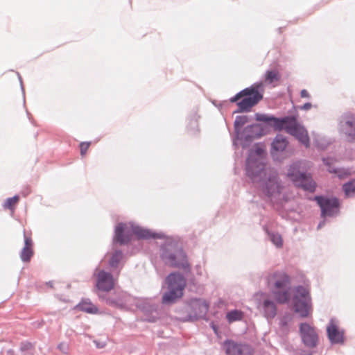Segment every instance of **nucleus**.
Returning a JSON list of instances; mask_svg holds the SVG:
<instances>
[{
  "instance_id": "obj_25",
  "label": "nucleus",
  "mask_w": 355,
  "mask_h": 355,
  "mask_svg": "<svg viewBox=\"0 0 355 355\" xmlns=\"http://www.w3.org/2000/svg\"><path fill=\"white\" fill-rule=\"evenodd\" d=\"M248 120L249 118L246 115H239L236 116L235 121L234 122V128L236 138H239V135L241 133L240 130L241 128L248 122Z\"/></svg>"
},
{
  "instance_id": "obj_38",
  "label": "nucleus",
  "mask_w": 355,
  "mask_h": 355,
  "mask_svg": "<svg viewBox=\"0 0 355 355\" xmlns=\"http://www.w3.org/2000/svg\"><path fill=\"white\" fill-rule=\"evenodd\" d=\"M89 145H90L89 142H82L80 144L81 155H84L86 153L88 148L89 147Z\"/></svg>"
},
{
  "instance_id": "obj_20",
  "label": "nucleus",
  "mask_w": 355,
  "mask_h": 355,
  "mask_svg": "<svg viewBox=\"0 0 355 355\" xmlns=\"http://www.w3.org/2000/svg\"><path fill=\"white\" fill-rule=\"evenodd\" d=\"M130 296L125 292H119L113 296L105 297L106 303L112 306L123 308L129 303Z\"/></svg>"
},
{
  "instance_id": "obj_1",
  "label": "nucleus",
  "mask_w": 355,
  "mask_h": 355,
  "mask_svg": "<svg viewBox=\"0 0 355 355\" xmlns=\"http://www.w3.org/2000/svg\"><path fill=\"white\" fill-rule=\"evenodd\" d=\"M159 256L166 266L181 269L185 273L191 272L187 255L176 241L167 239L160 246Z\"/></svg>"
},
{
  "instance_id": "obj_24",
  "label": "nucleus",
  "mask_w": 355,
  "mask_h": 355,
  "mask_svg": "<svg viewBox=\"0 0 355 355\" xmlns=\"http://www.w3.org/2000/svg\"><path fill=\"white\" fill-rule=\"evenodd\" d=\"M76 308L80 311L92 314L96 313L98 311V308L88 299L83 300L77 304Z\"/></svg>"
},
{
  "instance_id": "obj_41",
  "label": "nucleus",
  "mask_w": 355,
  "mask_h": 355,
  "mask_svg": "<svg viewBox=\"0 0 355 355\" xmlns=\"http://www.w3.org/2000/svg\"><path fill=\"white\" fill-rule=\"evenodd\" d=\"M300 96L302 98H309V94L306 89H302L301 91Z\"/></svg>"
},
{
  "instance_id": "obj_43",
  "label": "nucleus",
  "mask_w": 355,
  "mask_h": 355,
  "mask_svg": "<svg viewBox=\"0 0 355 355\" xmlns=\"http://www.w3.org/2000/svg\"><path fill=\"white\" fill-rule=\"evenodd\" d=\"M264 150L261 148H257L255 150V153L257 155H261L263 153Z\"/></svg>"
},
{
  "instance_id": "obj_47",
  "label": "nucleus",
  "mask_w": 355,
  "mask_h": 355,
  "mask_svg": "<svg viewBox=\"0 0 355 355\" xmlns=\"http://www.w3.org/2000/svg\"><path fill=\"white\" fill-rule=\"evenodd\" d=\"M46 284L49 285V286L51 287H53V282H46Z\"/></svg>"
},
{
  "instance_id": "obj_33",
  "label": "nucleus",
  "mask_w": 355,
  "mask_h": 355,
  "mask_svg": "<svg viewBox=\"0 0 355 355\" xmlns=\"http://www.w3.org/2000/svg\"><path fill=\"white\" fill-rule=\"evenodd\" d=\"M198 120L196 116H194L190 119V121L188 125V129L189 130V131H191L192 134H195L198 131Z\"/></svg>"
},
{
  "instance_id": "obj_37",
  "label": "nucleus",
  "mask_w": 355,
  "mask_h": 355,
  "mask_svg": "<svg viewBox=\"0 0 355 355\" xmlns=\"http://www.w3.org/2000/svg\"><path fill=\"white\" fill-rule=\"evenodd\" d=\"M33 345L29 342H24L21 343L20 349L21 352H26L32 349Z\"/></svg>"
},
{
  "instance_id": "obj_32",
  "label": "nucleus",
  "mask_w": 355,
  "mask_h": 355,
  "mask_svg": "<svg viewBox=\"0 0 355 355\" xmlns=\"http://www.w3.org/2000/svg\"><path fill=\"white\" fill-rule=\"evenodd\" d=\"M33 255V251L32 248L24 247L20 253V258L23 262H28Z\"/></svg>"
},
{
  "instance_id": "obj_26",
  "label": "nucleus",
  "mask_w": 355,
  "mask_h": 355,
  "mask_svg": "<svg viewBox=\"0 0 355 355\" xmlns=\"http://www.w3.org/2000/svg\"><path fill=\"white\" fill-rule=\"evenodd\" d=\"M123 257V254L121 250H115L108 261L109 266L112 269L118 268Z\"/></svg>"
},
{
  "instance_id": "obj_36",
  "label": "nucleus",
  "mask_w": 355,
  "mask_h": 355,
  "mask_svg": "<svg viewBox=\"0 0 355 355\" xmlns=\"http://www.w3.org/2000/svg\"><path fill=\"white\" fill-rule=\"evenodd\" d=\"M24 246L26 248H32L33 243L31 236H28L26 234V232H24Z\"/></svg>"
},
{
  "instance_id": "obj_14",
  "label": "nucleus",
  "mask_w": 355,
  "mask_h": 355,
  "mask_svg": "<svg viewBox=\"0 0 355 355\" xmlns=\"http://www.w3.org/2000/svg\"><path fill=\"white\" fill-rule=\"evenodd\" d=\"M300 334L303 344L309 348H314L318 343V335L313 327L306 322L300 325Z\"/></svg>"
},
{
  "instance_id": "obj_27",
  "label": "nucleus",
  "mask_w": 355,
  "mask_h": 355,
  "mask_svg": "<svg viewBox=\"0 0 355 355\" xmlns=\"http://www.w3.org/2000/svg\"><path fill=\"white\" fill-rule=\"evenodd\" d=\"M263 230L268 234L270 241L277 247L282 248L283 245V240L282 236L277 232H270L266 226L263 227Z\"/></svg>"
},
{
  "instance_id": "obj_48",
  "label": "nucleus",
  "mask_w": 355,
  "mask_h": 355,
  "mask_svg": "<svg viewBox=\"0 0 355 355\" xmlns=\"http://www.w3.org/2000/svg\"><path fill=\"white\" fill-rule=\"evenodd\" d=\"M149 308L150 309V310H155V306H149Z\"/></svg>"
},
{
  "instance_id": "obj_19",
  "label": "nucleus",
  "mask_w": 355,
  "mask_h": 355,
  "mask_svg": "<svg viewBox=\"0 0 355 355\" xmlns=\"http://www.w3.org/2000/svg\"><path fill=\"white\" fill-rule=\"evenodd\" d=\"M96 288L101 291L108 292L114 286L113 275L104 270H101L97 274Z\"/></svg>"
},
{
  "instance_id": "obj_6",
  "label": "nucleus",
  "mask_w": 355,
  "mask_h": 355,
  "mask_svg": "<svg viewBox=\"0 0 355 355\" xmlns=\"http://www.w3.org/2000/svg\"><path fill=\"white\" fill-rule=\"evenodd\" d=\"M272 283V293L275 299L279 304L288 302L291 299V279L289 276L282 272H275L269 279Z\"/></svg>"
},
{
  "instance_id": "obj_31",
  "label": "nucleus",
  "mask_w": 355,
  "mask_h": 355,
  "mask_svg": "<svg viewBox=\"0 0 355 355\" xmlns=\"http://www.w3.org/2000/svg\"><path fill=\"white\" fill-rule=\"evenodd\" d=\"M280 78L279 73L276 71L271 70L267 71L265 74L266 82L271 84L274 82L278 81Z\"/></svg>"
},
{
  "instance_id": "obj_9",
  "label": "nucleus",
  "mask_w": 355,
  "mask_h": 355,
  "mask_svg": "<svg viewBox=\"0 0 355 355\" xmlns=\"http://www.w3.org/2000/svg\"><path fill=\"white\" fill-rule=\"evenodd\" d=\"M266 164L264 162L250 154L247 159L245 164L246 175L250 178L253 182H260L266 175Z\"/></svg>"
},
{
  "instance_id": "obj_5",
  "label": "nucleus",
  "mask_w": 355,
  "mask_h": 355,
  "mask_svg": "<svg viewBox=\"0 0 355 355\" xmlns=\"http://www.w3.org/2000/svg\"><path fill=\"white\" fill-rule=\"evenodd\" d=\"M301 164L300 161L291 164L288 168L287 177L297 187L313 193L316 189V183L310 173L301 171Z\"/></svg>"
},
{
  "instance_id": "obj_40",
  "label": "nucleus",
  "mask_w": 355,
  "mask_h": 355,
  "mask_svg": "<svg viewBox=\"0 0 355 355\" xmlns=\"http://www.w3.org/2000/svg\"><path fill=\"white\" fill-rule=\"evenodd\" d=\"M312 107V104L309 102L305 103L301 107V110H308Z\"/></svg>"
},
{
  "instance_id": "obj_21",
  "label": "nucleus",
  "mask_w": 355,
  "mask_h": 355,
  "mask_svg": "<svg viewBox=\"0 0 355 355\" xmlns=\"http://www.w3.org/2000/svg\"><path fill=\"white\" fill-rule=\"evenodd\" d=\"M354 125H355V114L353 112H347L340 116L338 122L339 131L353 128Z\"/></svg>"
},
{
  "instance_id": "obj_3",
  "label": "nucleus",
  "mask_w": 355,
  "mask_h": 355,
  "mask_svg": "<svg viewBox=\"0 0 355 355\" xmlns=\"http://www.w3.org/2000/svg\"><path fill=\"white\" fill-rule=\"evenodd\" d=\"M132 234L136 235L139 239H163L166 238L163 232H153L149 229H145L134 224H130V227H128L126 224L120 223L115 227L114 239L120 245H125L130 241Z\"/></svg>"
},
{
  "instance_id": "obj_7",
  "label": "nucleus",
  "mask_w": 355,
  "mask_h": 355,
  "mask_svg": "<svg viewBox=\"0 0 355 355\" xmlns=\"http://www.w3.org/2000/svg\"><path fill=\"white\" fill-rule=\"evenodd\" d=\"M293 290V309L300 318H307L312 311V300L310 292L302 285L295 286Z\"/></svg>"
},
{
  "instance_id": "obj_17",
  "label": "nucleus",
  "mask_w": 355,
  "mask_h": 355,
  "mask_svg": "<svg viewBox=\"0 0 355 355\" xmlns=\"http://www.w3.org/2000/svg\"><path fill=\"white\" fill-rule=\"evenodd\" d=\"M327 337L332 345L343 344L344 343V334L343 329H339L337 324L335 323V320L331 318L327 327Z\"/></svg>"
},
{
  "instance_id": "obj_30",
  "label": "nucleus",
  "mask_w": 355,
  "mask_h": 355,
  "mask_svg": "<svg viewBox=\"0 0 355 355\" xmlns=\"http://www.w3.org/2000/svg\"><path fill=\"white\" fill-rule=\"evenodd\" d=\"M340 133L345 135L346 141L348 143H355V125L353 128H349L340 130Z\"/></svg>"
},
{
  "instance_id": "obj_22",
  "label": "nucleus",
  "mask_w": 355,
  "mask_h": 355,
  "mask_svg": "<svg viewBox=\"0 0 355 355\" xmlns=\"http://www.w3.org/2000/svg\"><path fill=\"white\" fill-rule=\"evenodd\" d=\"M323 164L327 167V171L330 173L336 174L340 179H343L349 175L348 170L336 168L331 164V159L329 157L322 158Z\"/></svg>"
},
{
  "instance_id": "obj_23",
  "label": "nucleus",
  "mask_w": 355,
  "mask_h": 355,
  "mask_svg": "<svg viewBox=\"0 0 355 355\" xmlns=\"http://www.w3.org/2000/svg\"><path fill=\"white\" fill-rule=\"evenodd\" d=\"M261 307L263 315L267 319H272L276 316L277 306L272 300L269 299L264 300Z\"/></svg>"
},
{
  "instance_id": "obj_13",
  "label": "nucleus",
  "mask_w": 355,
  "mask_h": 355,
  "mask_svg": "<svg viewBox=\"0 0 355 355\" xmlns=\"http://www.w3.org/2000/svg\"><path fill=\"white\" fill-rule=\"evenodd\" d=\"M286 132L295 137L305 147L310 146V139L306 128L300 125L295 116H293L292 121L286 129Z\"/></svg>"
},
{
  "instance_id": "obj_39",
  "label": "nucleus",
  "mask_w": 355,
  "mask_h": 355,
  "mask_svg": "<svg viewBox=\"0 0 355 355\" xmlns=\"http://www.w3.org/2000/svg\"><path fill=\"white\" fill-rule=\"evenodd\" d=\"M31 193V188L29 187H26L25 188H24L21 191V194L24 196V197H26L27 196H28L29 194Z\"/></svg>"
},
{
  "instance_id": "obj_49",
  "label": "nucleus",
  "mask_w": 355,
  "mask_h": 355,
  "mask_svg": "<svg viewBox=\"0 0 355 355\" xmlns=\"http://www.w3.org/2000/svg\"><path fill=\"white\" fill-rule=\"evenodd\" d=\"M58 348H59V349L62 348V344H60V345H58Z\"/></svg>"
},
{
  "instance_id": "obj_45",
  "label": "nucleus",
  "mask_w": 355,
  "mask_h": 355,
  "mask_svg": "<svg viewBox=\"0 0 355 355\" xmlns=\"http://www.w3.org/2000/svg\"><path fill=\"white\" fill-rule=\"evenodd\" d=\"M196 269L197 274L198 275H202L201 266L200 265H196Z\"/></svg>"
},
{
  "instance_id": "obj_15",
  "label": "nucleus",
  "mask_w": 355,
  "mask_h": 355,
  "mask_svg": "<svg viewBox=\"0 0 355 355\" xmlns=\"http://www.w3.org/2000/svg\"><path fill=\"white\" fill-rule=\"evenodd\" d=\"M265 133V130L261 124L254 123L245 127L239 135V138L237 139L245 142H250L254 139L259 138Z\"/></svg>"
},
{
  "instance_id": "obj_50",
  "label": "nucleus",
  "mask_w": 355,
  "mask_h": 355,
  "mask_svg": "<svg viewBox=\"0 0 355 355\" xmlns=\"http://www.w3.org/2000/svg\"><path fill=\"white\" fill-rule=\"evenodd\" d=\"M58 348H59V349L62 348V344H60V345H58Z\"/></svg>"
},
{
  "instance_id": "obj_2",
  "label": "nucleus",
  "mask_w": 355,
  "mask_h": 355,
  "mask_svg": "<svg viewBox=\"0 0 355 355\" xmlns=\"http://www.w3.org/2000/svg\"><path fill=\"white\" fill-rule=\"evenodd\" d=\"M264 87L262 82H256L230 98V103H236L238 108L234 113L248 112L263 97Z\"/></svg>"
},
{
  "instance_id": "obj_18",
  "label": "nucleus",
  "mask_w": 355,
  "mask_h": 355,
  "mask_svg": "<svg viewBox=\"0 0 355 355\" xmlns=\"http://www.w3.org/2000/svg\"><path fill=\"white\" fill-rule=\"evenodd\" d=\"M288 144V141L285 136L281 134L276 135L271 144L270 149V154L274 160H281L279 154L284 151Z\"/></svg>"
},
{
  "instance_id": "obj_16",
  "label": "nucleus",
  "mask_w": 355,
  "mask_h": 355,
  "mask_svg": "<svg viewBox=\"0 0 355 355\" xmlns=\"http://www.w3.org/2000/svg\"><path fill=\"white\" fill-rule=\"evenodd\" d=\"M227 355H252V350L247 345H241L231 340H226L223 343Z\"/></svg>"
},
{
  "instance_id": "obj_12",
  "label": "nucleus",
  "mask_w": 355,
  "mask_h": 355,
  "mask_svg": "<svg viewBox=\"0 0 355 355\" xmlns=\"http://www.w3.org/2000/svg\"><path fill=\"white\" fill-rule=\"evenodd\" d=\"M293 116H287L284 117H275L272 115L266 114H255L257 121H263L267 125L273 128L275 130H285L286 131L288 124L292 121Z\"/></svg>"
},
{
  "instance_id": "obj_8",
  "label": "nucleus",
  "mask_w": 355,
  "mask_h": 355,
  "mask_svg": "<svg viewBox=\"0 0 355 355\" xmlns=\"http://www.w3.org/2000/svg\"><path fill=\"white\" fill-rule=\"evenodd\" d=\"M209 304L201 298H191L187 302L185 311L187 321H194L207 315Z\"/></svg>"
},
{
  "instance_id": "obj_11",
  "label": "nucleus",
  "mask_w": 355,
  "mask_h": 355,
  "mask_svg": "<svg viewBox=\"0 0 355 355\" xmlns=\"http://www.w3.org/2000/svg\"><path fill=\"white\" fill-rule=\"evenodd\" d=\"M283 189L279 178L276 174H271L261 184L262 193L270 200L279 197Z\"/></svg>"
},
{
  "instance_id": "obj_4",
  "label": "nucleus",
  "mask_w": 355,
  "mask_h": 355,
  "mask_svg": "<svg viewBox=\"0 0 355 355\" xmlns=\"http://www.w3.org/2000/svg\"><path fill=\"white\" fill-rule=\"evenodd\" d=\"M166 290L162 297V303L164 305L175 304L184 295L186 279L180 272H171L166 277Z\"/></svg>"
},
{
  "instance_id": "obj_28",
  "label": "nucleus",
  "mask_w": 355,
  "mask_h": 355,
  "mask_svg": "<svg viewBox=\"0 0 355 355\" xmlns=\"http://www.w3.org/2000/svg\"><path fill=\"white\" fill-rule=\"evenodd\" d=\"M343 190L347 197H353L355 195V179H352L343 185Z\"/></svg>"
},
{
  "instance_id": "obj_35",
  "label": "nucleus",
  "mask_w": 355,
  "mask_h": 355,
  "mask_svg": "<svg viewBox=\"0 0 355 355\" xmlns=\"http://www.w3.org/2000/svg\"><path fill=\"white\" fill-rule=\"evenodd\" d=\"M18 200V196H15L12 198H8L4 204V207L6 208L12 209L13 204L15 203Z\"/></svg>"
},
{
  "instance_id": "obj_42",
  "label": "nucleus",
  "mask_w": 355,
  "mask_h": 355,
  "mask_svg": "<svg viewBox=\"0 0 355 355\" xmlns=\"http://www.w3.org/2000/svg\"><path fill=\"white\" fill-rule=\"evenodd\" d=\"M229 103L227 101H224L219 103L218 108L222 109L223 107H227Z\"/></svg>"
},
{
  "instance_id": "obj_46",
  "label": "nucleus",
  "mask_w": 355,
  "mask_h": 355,
  "mask_svg": "<svg viewBox=\"0 0 355 355\" xmlns=\"http://www.w3.org/2000/svg\"><path fill=\"white\" fill-rule=\"evenodd\" d=\"M17 75H18V77H19V81H20V83H21V89L24 91V87H23V85H22L21 77L20 76L19 73H17Z\"/></svg>"
},
{
  "instance_id": "obj_44",
  "label": "nucleus",
  "mask_w": 355,
  "mask_h": 355,
  "mask_svg": "<svg viewBox=\"0 0 355 355\" xmlns=\"http://www.w3.org/2000/svg\"><path fill=\"white\" fill-rule=\"evenodd\" d=\"M325 223H326L325 218H323V220H322V221H320V222L319 223V224L318 225L317 228H318V229H320V228H322V227L325 225Z\"/></svg>"
},
{
  "instance_id": "obj_34",
  "label": "nucleus",
  "mask_w": 355,
  "mask_h": 355,
  "mask_svg": "<svg viewBox=\"0 0 355 355\" xmlns=\"http://www.w3.org/2000/svg\"><path fill=\"white\" fill-rule=\"evenodd\" d=\"M289 320L290 318L288 315H284L282 317L279 323L280 328L282 329H288Z\"/></svg>"
},
{
  "instance_id": "obj_10",
  "label": "nucleus",
  "mask_w": 355,
  "mask_h": 355,
  "mask_svg": "<svg viewBox=\"0 0 355 355\" xmlns=\"http://www.w3.org/2000/svg\"><path fill=\"white\" fill-rule=\"evenodd\" d=\"M314 200L320 207L322 218L327 216L334 217L338 215L340 212V202L337 198H327L323 196H316Z\"/></svg>"
},
{
  "instance_id": "obj_29",
  "label": "nucleus",
  "mask_w": 355,
  "mask_h": 355,
  "mask_svg": "<svg viewBox=\"0 0 355 355\" xmlns=\"http://www.w3.org/2000/svg\"><path fill=\"white\" fill-rule=\"evenodd\" d=\"M243 313L237 309L232 310L227 313L226 318L229 322L241 320Z\"/></svg>"
}]
</instances>
